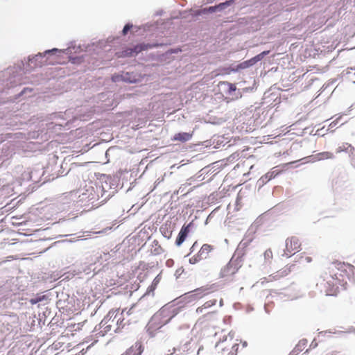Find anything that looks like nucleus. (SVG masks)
Wrapping results in <instances>:
<instances>
[{
    "instance_id": "nucleus-29",
    "label": "nucleus",
    "mask_w": 355,
    "mask_h": 355,
    "mask_svg": "<svg viewBox=\"0 0 355 355\" xmlns=\"http://www.w3.org/2000/svg\"><path fill=\"white\" fill-rule=\"evenodd\" d=\"M320 355H337V352L336 351H325L322 352Z\"/></svg>"
},
{
    "instance_id": "nucleus-1",
    "label": "nucleus",
    "mask_w": 355,
    "mask_h": 355,
    "mask_svg": "<svg viewBox=\"0 0 355 355\" xmlns=\"http://www.w3.org/2000/svg\"><path fill=\"white\" fill-rule=\"evenodd\" d=\"M355 267L348 263L336 261L331 263L320 275L316 286L318 291L326 295H336L339 287L346 288L347 281L354 275Z\"/></svg>"
},
{
    "instance_id": "nucleus-22",
    "label": "nucleus",
    "mask_w": 355,
    "mask_h": 355,
    "mask_svg": "<svg viewBox=\"0 0 355 355\" xmlns=\"http://www.w3.org/2000/svg\"><path fill=\"white\" fill-rule=\"evenodd\" d=\"M279 172L277 171V170H273V171L266 173L265 177L266 179H268L269 180H271L272 178H275V176L279 174Z\"/></svg>"
},
{
    "instance_id": "nucleus-8",
    "label": "nucleus",
    "mask_w": 355,
    "mask_h": 355,
    "mask_svg": "<svg viewBox=\"0 0 355 355\" xmlns=\"http://www.w3.org/2000/svg\"><path fill=\"white\" fill-rule=\"evenodd\" d=\"M192 225H193V223L191 222L188 225H184L182 226V227L181 228V230L178 234V238L176 239V241H175V244L178 246L181 245L182 243L184 241L189 232H190V227Z\"/></svg>"
},
{
    "instance_id": "nucleus-9",
    "label": "nucleus",
    "mask_w": 355,
    "mask_h": 355,
    "mask_svg": "<svg viewBox=\"0 0 355 355\" xmlns=\"http://www.w3.org/2000/svg\"><path fill=\"white\" fill-rule=\"evenodd\" d=\"M144 347L141 342H136L121 355H141Z\"/></svg>"
},
{
    "instance_id": "nucleus-4",
    "label": "nucleus",
    "mask_w": 355,
    "mask_h": 355,
    "mask_svg": "<svg viewBox=\"0 0 355 355\" xmlns=\"http://www.w3.org/2000/svg\"><path fill=\"white\" fill-rule=\"evenodd\" d=\"M301 245L302 243L298 237L292 236L287 238L286 240V248L284 250V254L287 257H291L300 250Z\"/></svg>"
},
{
    "instance_id": "nucleus-15",
    "label": "nucleus",
    "mask_w": 355,
    "mask_h": 355,
    "mask_svg": "<svg viewBox=\"0 0 355 355\" xmlns=\"http://www.w3.org/2000/svg\"><path fill=\"white\" fill-rule=\"evenodd\" d=\"M128 75V73H122V74H114L112 77V80L113 82H119V81H125V82H132L130 79L127 78Z\"/></svg>"
},
{
    "instance_id": "nucleus-33",
    "label": "nucleus",
    "mask_w": 355,
    "mask_h": 355,
    "mask_svg": "<svg viewBox=\"0 0 355 355\" xmlns=\"http://www.w3.org/2000/svg\"><path fill=\"white\" fill-rule=\"evenodd\" d=\"M182 308H184V306H179L178 308L174 309L173 311H179V309Z\"/></svg>"
},
{
    "instance_id": "nucleus-3",
    "label": "nucleus",
    "mask_w": 355,
    "mask_h": 355,
    "mask_svg": "<svg viewBox=\"0 0 355 355\" xmlns=\"http://www.w3.org/2000/svg\"><path fill=\"white\" fill-rule=\"evenodd\" d=\"M167 312H155L148 322L149 329H159L168 322L173 315H166Z\"/></svg>"
},
{
    "instance_id": "nucleus-30",
    "label": "nucleus",
    "mask_w": 355,
    "mask_h": 355,
    "mask_svg": "<svg viewBox=\"0 0 355 355\" xmlns=\"http://www.w3.org/2000/svg\"><path fill=\"white\" fill-rule=\"evenodd\" d=\"M43 300H44V298H42V299H41V298H40V299H32L31 300V304H36V303H37L39 302L42 301Z\"/></svg>"
},
{
    "instance_id": "nucleus-31",
    "label": "nucleus",
    "mask_w": 355,
    "mask_h": 355,
    "mask_svg": "<svg viewBox=\"0 0 355 355\" xmlns=\"http://www.w3.org/2000/svg\"><path fill=\"white\" fill-rule=\"evenodd\" d=\"M52 52H58L60 53H62V51H58L57 49H53L52 50H49V51H46L45 52V53H52Z\"/></svg>"
},
{
    "instance_id": "nucleus-16",
    "label": "nucleus",
    "mask_w": 355,
    "mask_h": 355,
    "mask_svg": "<svg viewBox=\"0 0 355 355\" xmlns=\"http://www.w3.org/2000/svg\"><path fill=\"white\" fill-rule=\"evenodd\" d=\"M220 84L221 85H225L227 87V92L231 94L232 92H234L236 89V87L234 84L228 83V82H220Z\"/></svg>"
},
{
    "instance_id": "nucleus-35",
    "label": "nucleus",
    "mask_w": 355,
    "mask_h": 355,
    "mask_svg": "<svg viewBox=\"0 0 355 355\" xmlns=\"http://www.w3.org/2000/svg\"><path fill=\"white\" fill-rule=\"evenodd\" d=\"M85 322H86V320H85L84 322H83V323H84ZM81 324H82V322H78V323L77 324V325H78L77 329H80V327L79 326H80V325H82Z\"/></svg>"
},
{
    "instance_id": "nucleus-10",
    "label": "nucleus",
    "mask_w": 355,
    "mask_h": 355,
    "mask_svg": "<svg viewBox=\"0 0 355 355\" xmlns=\"http://www.w3.org/2000/svg\"><path fill=\"white\" fill-rule=\"evenodd\" d=\"M308 345V340L306 339H301L293 348V349L288 354V355H297L304 351Z\"/></svg>"
},
{
    "instance_id": "nucleus-28",
    "label": "nucleus",
    "mask_w": 355,
    "mask_h": 355,
    "mask_svg": "<svg viewBox=\"0 0 355 355\" xmlns=\"http://www.w3.org/2000/svg\"><path fill=\"white\" fill-rule=\"evenodd\" d=\"M61 344L63 345L64 343H61L60 341H56V342L53 343V347L55 349H60L62 347Z\"/></svg>"
},
{
    "instance_id": "nucleus-11",
    "label": "nucleus",
    "mask_w": 355,
    "mask_h": 355,
    "mask_svg": "<svg viewBox=\"0 0 355 355\" xmlns=\"http://www.w3.org/2000/svg\"><path fill=\"white\" fill-rule=\"evenodd\" d=\"M232 1L233 0L227 1L225 2L219 3L218 6H210L209 8H204L202 10H201L200 12L205 14L207 12H214L218 10H221L224 9L225 7L230 6Z\"/></svg>"
},
{
    "instance_id": "nucleus-41",
    "label": "nucleus",
    "mask_w": 355,
    "mask_h": 355,
    "mask_svg": "<svg viewBox=\"0 0 355 355\" xmlns=\"http://www.w3.org/2000/svg\"><path fill=\"white\" fill-rule=\"evenodd\" d=\"M71 325H73V326L74 327V326H75V324L71 323Z\"/></svg>"
},
{
    "instance_id": "nucleus-19",
    "label": "nucleus",
    "mask_w": 355,
    "mask_h": 355,
    "mask_svg": "<svg viewBox=\"0 0 355 355\" xmlns=\"http://www.w3.org/2000/svg\"><path fill=\"white\" fill-rule=\"evenodd\" d=\"M319 159H327L333 158L334 155L330 152H322L318 155Z\"/></svg>"
},
{
    "instance_id": "nucleus-27",
    "label": "nucleus",
    "mask_w": 355,
    "mask_h": 355,
    "mask_svg": "<svg viewBox=\"0 0 355 355\" xmlns=\"http://www.w3.org/2000/svg\"><path fill=\"white\" fill-rule=\"evenodd\" d=\"M182 302V300L181 298H177L175 300H173V302H171V307L176 306V305H179Z\"/></svg>"
},
{
    "instance_id": "nucleus-14",
    "label": "nucleus",
    "mask_w": 355,
    "mask_h": 355,
    "mask_svg": "<svg viewBox=\"0 0 355 355\" xmlns=\"http://www.w3.org/2000/svg\"><path fill=\"white\" fill-rule=\"evenodd\" d=\"M193 134L189 132H179L175 134L172 139L173 141H179L181 142H186L189 141L192 137Z\"/></svg>"
},
{
    "instance_id": "nucleus-37",
    "label": "nucleus",
    "mask_w": 355,
    "mask_h": 355,
    "mask_svg": "<svg viewBox=\"0 0 355 355\" xmlns=\"http://www.w3.org/2000/svg\"><path fill=\"white\" fill-rule=\"evenodd\" d=\"M56 63H58V64H63L64 62H60V61H55Z\"/></svg>"
},
{
    "instance_id": "nucleus-7",
    "label": "nucleus",
    "mask_w": 355,
    "mask_h": 355,
    "mask_svg": "<svg viewBox=\"0 0 355 355\" xmlns=\"http://www.w3.org/2000/svg\"><path fill=\"white\" fill-rule=\"evenodd\" d=\"M148 45L141 44L135 46L133 48H128L125 51L118 53V57H129L138 54L139 52L148 49Z\"/></svg>"
},
{
    "instance_id": "nucleus-12",
    "label": "nucleus",
    "mask_w": 355,
    "mask_h": 355,
    "mask_svg": "<svg viewBox=\"0 0 355 355\" xmlns=\"http://www.w3.org/2000/svg\"><path fill=\"white\" fill-rule=\"evenodd\" d=\"M213 247L209 244H203L198 251V257L201 259H206L209 257V253L212 251Z\"/></svg>"
},
{
    "instance_id": "nucleus-32",
    "label": "nucleus",
    "mask_w": 355,
    "mask_h": 355,
    "mask_svg": "<svg viewBox=\"0 0 355 355\" xmlns=\"http://www.w3.org/2000/svg\"><path fill=\"white\" fill-rule=\"evenodd\" d=\"M196 244H197V241H196V242L193 244V245L191 246V252H192V251H193L194 248L196 247Z\"/></svg>"
},
{
    "instance_id": "nucleus-39",
    "label": "nucleus",
    "mask_w": 355,
    "mask_h": 355,
    "mask_svg": "<svg viewBox=\"0 0 355 355\" xmlns=\"http://www.w3.org/2000/svg\"><path fill=\"white\" fill-rule=\"evenodd\" d=\"M54 325V323H53L52 322H51V327H53Z\"/></svg>"
},
{
    "instance_id": "nucleus-34",
    "label": "nucleus",
    "mask_w": 355,
    "mask_h": 355,
    "mask_svg": "<svg viewBox=\"0 0 355 355\" xmlns=\"http://www.w3.org/2000/svg\"><path fill=\"white\" fill-rule=\"evenodd\" d=\"M76 60H79V58H72V59H71V62H72V63H76Z\"/></svg>"
},
{
    "instance_id": "nucleus-20",
    "label": "nucleus",
    "mask_w": 355,
    "mask_h": 355,
    "mask_svg": "<svg viewBox=\"0 0 355 355\" xmlns=\"http://www.w3.org/2000/svg\"><path fill=\"white\" fill-rule=\"evenodd\" d=\"M254 62H253L252 59L251 58V59H250V60H246V61H245V62H243L241 63V64L238 66V67H239V69H245V68L250 67H251V66H252V65H254Z\"/></svg>"
},
{
    "instance_id": "nucleus-21",
    "label": "nucleus",
    "mask_w": 355,
    "mask_h": 355,
    "mask_svg": "<svg viewBox=\"0 0 355 355\" xmlns=\"http://www.w3.org/2000/svg\"><path fill=\"white\" fill-rule=\"evenodd\" d=\"M160 231L162 234L168 239H169L172 235V231L168 230L166 227H164L163 226L160 227Z\"/></svg>"
},
{
    "instance_id": "nucleus-26",
    "label": "nucleus",
    "mask_w": 355,
    "mask_h": 355,
    "mask_svg": "<svg viewBox=\"0 0 355 355\" xmlns=\"http://www.w3.org/2000/svg\"><path fill=\"white\" fill-rule=\"evenodd\" d=\"M132 27V25H131V24H127L124 26V28H123V34L124 35H125L128 33V31H129Z\"/></svg>"
},
{
    "instance_id": "nucleus-2",
    "label": "nucleus",
    "mask_w": 355,
    "mask_h": 355,
    "mask_svg": "<svg viewBox=\"0 0 355 355\" xmlns=\"http://www.w3.org/2000/svg\"><path fill=\"white\" fill-rule=\"evenodd\" d=\"M241 261L239 259H231L230 261L221 268L220 277L225 278L234 275L241 267Z\"/></svg>"
},
{
    "instance_id": "nucleus-5",
    "label": "nucleus",
    "mask_w": 355,
    "mask_h": 355,
    "mask_svg": "<svg viewBox=\"0 0 355 355\" xmlns=\"http://www.w3.org/2000/svg\"><path fill=\"white\" fill-rule=\"evenodd\" d=\"M113 313H114V312H108L107 315L100 323V328L101 329V332L103 334H107L112 331L114 332L119 331L118 328H116V321L113 318Z\"/></svg>"
},
{
    "instance_id": "nucleus-17",
    "label": "nucleus",
    "mask_w": 355,
    "mask_h": 355,
    "mask_svg": "<svg viewBox=\"0 0 355 355\" xmlns=\"http://www.w3.org/2000/svg\"><path fill=\"white\" fill-rule=\"evenodd\" d=\"M269 53H270L269 51H264L261 52V53L257 55L254 58H252V59L254 63L256 64L257 62L261 60L264 58V56L267 55Z\"/></svg>"
},
{
    "instance_id": "nucleus-13",
    "label": "nucleus",
    "mask_w": 355,
    "mask_h": 355,
    "mask_svg": "<svg viewBox=\"0 0 355 355\" xmlns=\"http://www.w3.org/2000/svg\"><path fill=\"white\" fill-rule=\"evenodd\" d=\"M113 318L116 321V328H118L119 331L125 324V322H124L123 312H114V313H113Z\"/></svg>"
},
{
    "instance_id": "nucleus-36",
    "label": "nucleus",
    "mask_w": 355,
    "mask_h": 355,
    "mask_svg": "<svg viewBox=\"0 0 355 355\" xmlns=\"http://www.w3.org/2000/svg\"><path fill=\"white\" fill-rule=\"evenodd\" d=\"M175 352V348H173V352H171L170 354H168L167 355H172Z\"/></svg>"
},
{
    "instance_id": "nucleus-40",
    "label": "nucleus",
    "mask_w": 355,
    "mask_h": 355,
    "mask_svg": "<svg viewBox=\"0 0 355 355\" xmlns=\"http://www.w3.org/2000/svg\"><path fill=\"white\" fill-rule=\"evenodd\" d=\"M219 347H220V346H219L218 345H217L216 346V348H220Z\"/></svg>"
},
{
    "instance_id": "nucleus-23",
    "label": "nucleus",
    "mask_w": 355,
    "mask_h": 355,
    "mask_svg": "<svg viewBox=\"0 0 355 355\" xmlns=\"http://www.w3.org/2000/svg\"><path fill=\"white\" fill-rule=\"evenodd\" d=\"M201 260V258L198 257V254L197 253L194 256L191 257L189 259V261L191 264H196V263L199 262Z\"/></svg>"
},
{
    "instance_id": "nucleus-18",
    "label": "nucleus",
    "mask_w": 355,
    "mask_h": 355,
    "mask_svg": "<svg viewBox=\"0 0 355 355\" xmlns=\"http://www.w3.org/2000/svg\"><path fill=\"white\" fill-rule=\"evenodd\" d=\"M263 256H264L265 261L268 263H270L273 258V254H272V252L271 249L266 250L264 252Z\"/></svg>"
},
{
    "instance_id": "nucleus-6",
    "label": "nucleus",
    "mask_w": 355,
    "mask_h": 355,
    "mask_svg": "<svg viewBox=\"0 0 355 355\" xmlns=\"http://www.w3.org/2000/svg\"><path fill=\"white\" fill-rule=\"evenodd\" d=\"M292 266H286L285 267L277 271L274 274L270 275L268 277L263 278V282H271L287 276L291 272Z\"/></svg>"
},
{
    "instance_id": "nucleus-25",
    "label": "nucleus",
    "mask_w": 355,
    "mask_h": 355,
    "mask_svg": "<svg viewBox=\"0 0 355 355\" xmlns=\"http://www.w3.org/2000/svg\"><path fill=\"white\" fill-rule=\"evenodd\" d=\"M216 302V300H209V301H208V302L205 303L204 308L205 309L209 308L210 306L214 305Z\"/></svg>"
},
{
    "instance_id": "nucleus-38",
    "label": "nucleus",
    "mask_w": 355,
    "mask_h": 355,
    "mask_svg": "<svg viewBox=\"0 0 355 355\" xmlns=\"http://www.w3.org/2000/svg\"><path fill=\"white\" fill-rule=\"evenodd\" d=\"M80 313H77L76 314V316H78V315H80Z\"/></svg>"
},
{
    "instance_id": "nucleus-24",
    "label": "nucleus",
    "mask_w": 355,
    "mask_h": 355,
    "mask_svg": "<svg viewBox=\"0 0 355 355\" xmlns=\"http://www.w3.org/2000/svg\"><path fill=\"white\" fill-rule=\"evenodd\" d=\"M301 259L305 261L306 263L312 261V258L310 256L305 254L304 253L301 255Z\"/></svg>"
}]
</instances>
